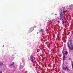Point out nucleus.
<instances>
[{
    "instance_id": "obj_1",
    "label": "nucleus",
    "mask_w": 73,
    "mask_h": 73,
    "mask_svg": "<svg viewBox=\"0 0 73 73\" xmlns=\"http://www.w3.org/2000/svg\"><path fill=\"white\" fill-rule=\"evenodd\" d=\"M61 11H63L62 13V14H63V15H64V14H65V13L67 11V10H66L65 7H64L63 8V10H61Z\"/></svg>"
},
{
    "instance_id": "obj_2",
    "label": "nucleus",
    "mask_w": 73,
    "mask_h": 73,
    "mask_svg": "<svg viewBox=\"0 0 73 73\" xmlns=\"http://www.w3.org/2000/svg\"><path fill=\"white\" fill-rule=\"evenodd\" d=\"M60 17L61 19H62V18L64 17V19H65V14L64 15H63V14H62V12H60Z\"/></svg>"
},
{
    "instance_id": "obj_3",
    "label": "nucleus",
    "mask_w": 73,
    "mask_h": 73,
    "mask_svg": "<svg viewBox=\"0 0 73 73\" xmlns=\"http://www.w3.org/2000/svg\"><path fill=\"white\" fill-rule=\"evenodd\" d=\"M33 30H34V28L32 27L31 28L29 29V33H31V32H32Z\"/></svg>"
},
{
    "instance_id": "obj_4",
    "label": "nucleus",
    "mask_w": 73,
    "mask_h": 73,
    "mask_svg": "<svg viewBox=\"0 0 73 73\" xmlns=\"http://www.w3.org/2000/svg\"><path fill=\"white\" fill-rule=\"evenodd\" d=\"M30 57L31 60V62H34V61H33V55H31L30 56Z\"/></svg>"
},
{
    "instance_id": "obj_5",
    "label": "nucleus",
    "mask_w": 73,
    "mask_h": 73,
    "mask_svg": "<svg viewBox=\"0 0 73 73\" xmlns=\"http://www.w3.org/2000/svg\"><path fill=\"white\" fill-rule=\"evenodd\" d=\"M73 42V41H72V40H71L70 41V45H71V46H72V45H72V44H73V43H72Z\"/></svg>"
},
{
    "instance_id": "obj_6",
    "label": "nucleus",
    "mask_w": 73,
    "mask_h": 73,
    "mask_svg": "<svg viewBox=\"0 0 73 73\" xmlns=\"http://www.w3.org/2000/svg\"><path fill=\"white\" fill-rule=\"evenodd\" d=\"M40 32L43 33V32H44V30L43 29H41L40 31Z\"/></svg>"
},
{
    "instance_id": "obj_7",
    "label": "nucleus",
    "mask_w": 73,
    "mask_h": 73,
    "mask_svg": "<svg viewBox=\"0 0 73 73\" xmlns=\"http://www.w3.org/2000/svg\"><path fill=\"white\" fill-rule=\"evenodd\" d=\"M67 46L68 47V48H69V49H71V47L69 45V44H68L67 45Z\"/></svg>"
},
{
    "instance_id": "obj_8",
    "label": "nucleus",
    "mask_w": 73,
    "mask_h": 73,
    "mask_svg": "<svg viewBox=\"0 0 73 73\" xmlns=\"http://www.w3.org/2000/svg\"><path fill=\"white\" fill-rule=\"evenodd\" d=\"M61 20L62 21V22H63V23H64V19L61 18H60V21H61Z\"/></svg>"
},
{
    "instance_id": "obj_9",
    "label": "nucleus",
    "mask_w": 73,
    "mask_h": 73,
    "mask_svg": "<svg viewBox=\"0 0 73 73\" xmlns=\"http://www.w3.org/2000/svg\"><path fill=\"white\" fill-rule=\"evenodd\" d=\"M15 64V62H13L10 65V66H13Z\"/></svg>"
},
{
    "instance_id": "obj_10",
    "label": "nucleus",
    "mask_w": 73,
    "mask_h": 73,
    "mask_svg": "<svg viewBox=\"0 0 73 73\" xmlns=\"http://www.w3.org/2000/svg\"><path fill=\"white\" fill-rule=\"evenodd\" d=\"M71 46L72 48H71V50H73V45H72Z\"/></svg>"
},
{
    "instance_id": "obj_11",
    "label": "nucleus",
    "mask_w": 73,
    "mask_h": 73,
    "mask_svg": "<svg viewBox=\"0 0 73 73\" xmlns=\"http://www.w3.org/2000/svg\"><path fill=\"white\" fill-rule=\"evenodd\" d=\"M65 55H63V60H65Z\"/></svg>"
},
{
    "instance_id": "obj_12",
    "label": "nucleus",
    "mask_w": 73,
    "mask_h": 73,
    "mask_svg": "<svg viewBox=\"0 0 73 73\" xmlns=\"http://www.w3.org/2000/svg\"><path fill=\"white\" fill-rule=\"evenodd\" d=\"M65 54H66V55L68 54V51H66V52L65 53Z\"/></svg>"
},
{
    "instance_id": "obj_13",
    "label": "nucleus",
    "mask_w": 73,
    "mask_h": 73,
    "mask_svg": "<svg viewBox=\"0 0 73 73\" xmlns=\"http://www.w3.org/2000/svg\"><path fill=\"white\" fill-rule=\"evenodd\" d=\"M62 53H63V56H65V53H64L63 51H62Z\"/></svg>"
},
{
    "instance_id": "obj_14",
    "label": "nucleus",
    "mask_w": 73,
    "mask_h": 73,
    "mask_svg": "<svg viewBox=\"0 0 73 73\" xmlns=\"http://www.w3.org/2000/svg\"><path fill=\"white\" fill-rule=\"evenodd\" d=\"M0 65H1V66L3 65V63H1L0 64Z\"/></svg>"
},
{
    "instance_id": "obj_15",
    "label": "nucleus",
    "mask_w": 73,
    "mask_h": 73,
    "mask_svg": "<svg viewBox=\"0 0 73 73\" xmlns=\"http://www.w3.org/2000/svg\"><path fill=\"white\" fill-rule=\"evenodd\" d=\"M67 66H66V67H64V69H65V70H66V69H67Z\"/></svg>"
},
{
    "instance_id": "obj_16",
    "label": "nucleus",
    "mask_w": 73,
    "mask_h": 73,
    "mask_svg": "<svg viewBox=\"0 0 73 73\" xmlns=\"http://www.w3.org/2000/svg\"><path fill=\"white\" fill-rule=\"evenodd\" d=\"M67 70H69V71H70V70H69V69L68 68V67H67Z\"/></svg>"
},
{
    "instance_id": "obj_17",
    "label": "nucleus",
    "mask_w": 73,
    "mask_h": 73,
    "mask_svg": "<svg viewBox=\"0 0 73 73\" xmlns=\"http://www.w3.org/2000/svg\"><path fill=\"white\" fill-rule=\"evenodd\" d=\"M72 68H73V63H72Z\"/></svg>"
},
{
    "instance_id": "obj_18",
    "label": "nucleus",
    "mask_w": 73,
    "mask_h": 73,
    "mask_svg": "<svg viewBox=\"0 0 73 73\" xmlns=\"http://www.w3.org/2000/svg\"><path fill=\"white\" fill-rule=\"evenodd\" d=\"M62 69H63V70H64V69H65V68L63 67Z\"/></svg>"
},
{
    "instance_id": "obj_19",
    "label": "nucleus",
    "mask_w": 73,
    "mask_h": 73,
    "mask_svg": "<svg viewBox=\"0 0 73 73\" xmlns=\"http://www.w3.org/2000/svg\"><path fill=\"white\" fill-rule=\"evenodd\" d=\"M69 60H72V59H71V58H69Z\"/></svg>"
},
{
    "instance_id": "obj_20",
    "label": "nucleus",
    "mask_w": 73,
    "mask_h": 73,
    "mask_svg": "<svg viewBox=\"0 0 73 73\" xmlns=\"http://www.w3.org/2000/svg\"><path fill=\"white\" fill-rule=\"evenodd\" d=\"M40 27H41V24H40Z\"/></svg>"
}]
</instances>
